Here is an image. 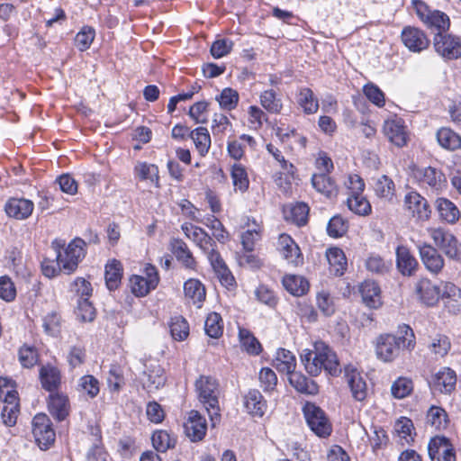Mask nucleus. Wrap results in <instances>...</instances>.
Masks as SVG:
<instances>
[{
  "mask_svg": "<svg viewBox=\"0 0 461 461\" xmlns=\"http://www.w3.org/2000/svg\"><path fill=\"white\" fill-rule=\"evenodd\" d=\"M399 335L381 334L375 339V355L383 362H393L400 356L402 348L409 351L415 347V335L407 324L398 328Z\"/></svg>",
  "mask_w": 461,
  "mask_h": 461,
  "instance_id": "obj_1",
  "label": "nucleus"
},
{
  "mask_svg": "<svg viewBox=\"0 0 461 461\" xmlns=\"http://www.w3.org/2000/svg\"><path fill=\"white\" fill-rule=\"evenodd\" d=\"M199 401L204 405L210 417L212 426L214 427L220 420L219 408V384L212 376L201 375L195 382Z\"/></svg>",
  "mask_w": 461,
  "mask_h": 461,
  "instance_id": "obj_2",
  "label": "nucleus"
},
{
  "mask_svg": "<svg viewBox=\"0 0 461 461\" xmlns=\"http://www.w3.org/2000/svg\"><path fill=\"white\" fill-rule=\"evenodd\" d=\"M412 5L419 19L431 31L437 32L436 33H444L449 29L450 20L445 13L431 10L421 0H413Z\"/></svg>",
  "mask_w": 461,
  "mask_h": 461,
  "instance_id": "obj_3",
  "label": "nucleus"
},
{
  "mask_svg": "<svg viewBox=\"0 0 461 461\" xmlns=\"http://www.w3.org/2000/svg\"><path fill=\"white\" fill-rule=\"evenodd\" d=\"M85 245L86 242L82 239H75L68 244L64 254H61L59 248L63 244H59L57 240L54 241L52 246L57 251V261L59 269L64 270L68 274L75 271L79 261L85 257Z\"/></svg>",
  "mask_w": 461,
  "mask_h": 461,
  "instance_id": "obj_4",
  "label": "nucleus"
},
{
  "mask_svg": "<svg viewBox=\"0 0 461 461\" xmlns=\"http://www.w3.org/2000/svg\"><path fill=\"white\" fill-rule=\"evenodd\" d=\"M428 231L435 245L447 258L454 260L461 259V243L451 232L443 228H430Z\"/></svg>",
  "mask_w": 461,
  "mask_h": 461,
  "instance_id": "obj_5",
  "label": "nucleus"
},
{
  "mask_svg": "<svg viewBox=\"0 0 461 461\" xmlns=\"http://www.w3.org/2000/svg\"><path fill=\"white\" fill-rule=\"evenodd\" d=\"M412 174L421 187L430 190L433 193L438 194L447 185L445 175L436 167H417L413 169Z\"/></svg>",
  "mask_w": 461,
  "mask_h": 461,
  "instance_id": "obj_6",
  "label": "nucleus"
},
{
  "mask_svg": "<svg viewBox=\"0 0 461 461\" xmlns=\"http://www.w3.org/2000/svg\"><path fill=\"white\" fill-rule=\"evenodd\" d=\"M303 414L310 429L320 438H326L331 433V424L325 412L314 403L307 402Z\"/></svg>",
  "mask_w": 461,
  "mask_h": 461,
  "instance_id": "obj_7",
  "label": "nucleus"
},
{
  "mask_svg": "<svg viewBox=\"0 0 461 461\" xmlns=\"http://www.w3.org/2000/svg\"><path fill=\"white\" fill-rule=\"evenodd\" d=\"M32 434L41 449H48L55 441V431L50 418L44 413L34 416L32 421Z\"/></svg>",
  "mask_w": 461,
  "mask_h": 461,
  "instance_id": "obj_8",
  "label": "nucleus"
},
{
  "mask_svg": "<svg viewBox=\"0 0 461 461\" xmlns=\"http://www.w3.org/2000/svg\"><path fill=\"white\" fill-rule=\"evenodd\" d=\"M433 44L435 50L444 59H456L461 57V42L451 34L436 33Z\"/></svg>",
  "mask_w": 461,
  "mask_h": 461,
  "instance_id": "obj_9",
  "label": "nucleus"
},
{
  "mask_svg": "<svg viewBox=\"0 0 461 461\" xmlns=\"http://www.w3.org/2000/svg\"><path fill=\"white\" fill-rule=\"evenodd\" d=\"M185 434L192 442H199L203 439L207 431V422L198 411L192 410L184 423Z\"/></svg>",
  "mask_w": 461,
  "mask_h": 461,
  "instance_id": "obj_10",
  "label": "nucleus"
},
{
  "mask_svg": "<svg viewBox=\"0 0 461 461\" xmlns=\"http://www.w3.org/2000/svg\"><path fill=\"white\" fill-rule=\"evenodd\" d=\"M404 208L419 221H427L430 217L431 211L428 201L415 191L405 194Z\"/></svg>",
  "mask_w": 461,
  "mask_h": 461,
  "instance_id": "obj_11",
  "label": "nucleus"
},
{
  "mask_svg": "<svg viewBox=\"0 0 461 461\" xmlns=\"http://www.w3.org/2000/svg\"><path fill=\"white\" fill-rule=\"evenodd\" d=\"M401 39L404 46L412 52H420L429 45L426 33L413 26H405L402 31Z\"/></svg>",
  "mask_w": 461,
  "mask_h": 461,
  "instance_id": "obj_12",
  "label": "nucleus"
},
{
  "mask_svg": "<svg viewBox=\"0 0 461 461\" xmlns=\"http://www.w3.org/2000/svg\"><path fill=\"white\" fill-rule=\"evenodd\" d=\"M431 461H456V456L449 440L445 437H434L428 445Z\"/></svg>",
  "mask_w": 461,
  "mask_h": 461,
  "instance_id": "obj_13",
  "label": "nucleus"
},
{
  "mask_svg": "<svg viewBox=\"0 0 461 461\" xmlns=\"http://www.w3.org/2000/svg\"><path fill=\"white\" fill-rule=\"evenodd\" d=\"M314 348H317L318 353L321 351V355H323L319 357L321 371L324 370L332 376H338L341 373V367L335 351L323 341H316Z\"/></svg>",
  "mask_w": 461,
  "mask_h": 461,
  "instance_id": "obj_14",
  "label": "nucleus"
},
{
  "mask_svg": "<svg viewBox=\"0 0 461 461\" xmlns=\"http://www.w3.org/2000/svg\"><path fill=\"white\" fill-rule=\"evenodd\" d=\"M205 255L221 285L226 287L232 286L235 283V279L219 251L216 249V247H214L212 251L205 253Z\"/></svg>",
  "mask_w": 461,
  "mask_h": 461,
  "instance_id": "obj_15",
  "label": "nucleus"
},
{
  "mask_svg": "<svg viewBox=\"0 0 461 461\" xmlns=\"http://www.w3.org/2000/svg\"><path fill=\"white\" fill-rule=\"evenodd\" d=\"M420 257L426 268L433 273H439L444 267V258L438 249L428 243L418 245Z\"/></svg>",
  "mask_w": 461,
  "mask_h": 461,
  "instance_id": "obj_16",
  "label": "nucleus"
},
{
  "mask_svg": "<svg viewBox=\"0 0 461 461\" xmlns=\"http://www.w3.org/2000/svg\"><path fill=\"white\" fill-rule=\"evenodd\" d=\"M384 133L395 146L402 148L407 144L408 134L402 119H390L384 122Z\"/></svg>",
  "mask_w": 461,
  "mask_h": 461,
  "instance_id": "obj_17",
  "label": "nucleus"
},
{
  "mask_svg": "<svg viewBox=\"0 0 461 461\" xmlns=\"http://www.w3.org/2000/svg\"><path fill=\"white\" fill-rule=\"evenodd\" d=\"M456 375L449 367H444L436 373L429 384L431 389L441 393H450L456 387Z\"/></svg>",
  "mask_w": 461,
  "mask_h": 461,
  "instance_id": "obj_18",
  "label": "nucleus"
},
{
  "mask_svg": "<svg viewBox=\"0 0 461 461\" xmlns=\"http://www.w3.org/2000/svg\"><path fill=\"white\" fill-rule=\"evenodd\" d=\"M415 293L419 300L427 306L435 305L439 298L441 290L432 283L430 280L424 278L420 279L415 285Z\"/></svg>",
  "mask_w": 461,
  "mask_h": 461,
  "instance_id": "obj_19",
  "label": "nucleus"
},
{
  "mask_svg": "<svg viewBox=\"0 0 461 461\" xmlns=\"http://www.w3.org/2000/svg\"><path fill=\"white\" fill-rule=\"evenodd\" d=\"M435 208L440 221L448 224H456L461 218L458 207L449 199L439 197L435 201Z\"/></svg>",
  "mask_w": 461,
  "mask_h": 461,
  "instance_id": "obj_20",
  "label": "nucleus"
},
{
  "mask_svg": "<svg viewBox=\"0 0 461 461\" xmlns=\"http://www.w3.org/2000/svg\"><path fill=\"white\" fill-rule=\"evenodd\" d=\"M34 204L24 198H12L5 204V212L10 217L18 220L27 219L32 212Z\"/></svg>",
  "mask_w": 461,
  "mask_h": 461,
  "instance_id": "obj_21",
  "label": "nucleus"
},
{
  "mask_svg": "<svg viewBox=\"0 0 461 461\" xmlns=\"http://www.w3.org/2000/svg\"><path fill=\"white\" fill-rule=\"evenodd\" d=\"M359 292L367 307L376 309L382 304L380 287L375 281L363 282L359 286Z\"/></svg>",
  "mask_w": 461,
  "mask_h": 461,
  "instance_id": "obj_22",
  "label": "nucleus"
},
{
  "mask_svg": "<svg viewBox=\"0 0 461 461\" xmlns=\"http://www.w3.org/2000/svg\"><path fill=\"white\" fill-rule=\"evenodd\" d=\"M244 406L250 415L256 417H262L267 411V402L257 389L249 390L245 395Z\"/></svg>",
  "mask_w": 461,
  "mask_h": 461,
  "instance_id": "obj_23",
  "label": "nucleus"
},
{
  "mask_svg": "<svg viewBox=\"0 0 461 461\" xmlns=\"http://www.w3.org/2000/svg\"><path fill=\"white\" fill-rule=\"evenodd\" d=\"M396 265L399 271L404 276H411L418 267V261L405 246L396 249Z\"/></svg>",
  "mask_w": 461,
  "mask_h": 461,
  "instance_id": "obj_24",
  "label": "nucleus"
},
{
  "mask_svg": "<svg viewBox=\"0 0 461 461\" xmlns=\"http://www.w3.org/2000/svg\"><path fill=\"white\" fill-rule=\"evenodd\" d=\"M48 406L50 414L58 420H63L68 415V398L63 393H51L49 396Z\"/></svg>",
  "mask_w": 461,
  "mask_h": 461,
  "instance_id": "obj_25",
  "label": "nucleus"
},
{
  "mask_svg": "<svg viewBox=\"0 0 461 461\" xmlns=\"http://www.w3.org/2000/svg\"><path fill=\"white\" fill-rule=\"evenodd\" d=\"M278 249L288 263L298 264L301 256L300 249L290 236L286 234L279 236Z\"/></svg>",
  "mask_w": 461,
  "mask_h": 461,
  "instance_id": "obj_26",
  "label": "nucleus"
},
{
  "mask_svg": "<svg viewBox=\"0 0 461 461\" xmlns=\"http://www.w3.org/2000/svg\"><path fill=\"white\" fill-rule=\"evenodd\" d=\"M40 379L42 387L52 393L57 390L61 383V375L59 370L50 365L43 366L40 369Z\"/></svg>",
  "mask_w": 461,
  "mask_h": 461,
  "instance_id": "obj_27",
  "label": "nucleus"
},
{
  "mask_svg": "<svg viewBox=\"0 0 461 461\" xmlns=\"http://www.w3.org/2000/svg\"><path fill=\"white\" fill-rule=\"evenodd\" d=\"M323 357L318 353L317 348L303 349L301 354V361L304 366L306 372L312 376H317L321 372V365L320 364L319 357Z\"/></svg>",
  "mask_w": 461,
  "mask_h": 461,
  "instance_id": "obj_28",
  "label": "nucleus"
},
{
  "mask_svg": "<svg viewBox=\"0 0 461 461\" xmlns=\"http://www.w3.org/2000/svg\"><path fill=\"white\" fill-rule=\"evenodd\" d=\"M285 219L297 226L306 224L309 215V206L304 203H296L284 208Z\"/></svg>",
  "mask_w": 461,
  "mask_h": 461,
  "instance_id": "obj_29",
  "label": "nucleus"
},
{
  "mask_svg": "<svg viewBox=\"0 0 461 461\" xmlns=\"http://www.w3.org/2000/svg\"><path fill=\"white\" fill-rule=\"evenodd\" d=\"M312 185L317 192L324 194L328 198L336 197L338 187L335 182L326 174H314L312 176Z\"/></svg>",
  "mask_w": 461,
  "mask_h": 461,
  "instance_id": "obj_30",
  "label": "nucleus"
},
{
  "mask_svg": "<svg viewBox=\"0 0 461 461\" xmlns=\"http://www.w3.org/2000/svg\"><path fill=\"white\" fill-rule=\"evenodd\" d=\"M171 251L186 268H194L195 260L187 245L182 240L176 239L171 241Z\"/></svg>",
  "mask_w": 461,
  "mask_h": 461,
  "instance_id": "obj_31",
  "label": "nucleus"
},
{
  "mask_svg": "<svg viewBox=\"0 0 461 461\" xmlns=\"http://www.w3.org/2000/svg\"><path fill=\"white\" fill-rule=\"evenodd\" d=\"M274 366L282 373L292 374L296 366L295 357L285 348H279L273 361Z\"/></svg>",
  "mask_w": 461,
  "mask_h": 461,
  "instance_id": "obj_32",
  "label": "nucleus"
},
{
  "mask_svg": "<svg viewBox=\"0 0 461 461\" xmlns=\"http://www.w3.org/2000/svg\"><path fill=\"white\" fill-rule=\"evenodd\" d=\"M289 382L299 393L306 394H316L319 391L317 384L300 373L290 374Z\"/></svg>",
  "mask_w": 461,
  "mask_h": 461,
  "instance_id": "obj_33",
  "label": "nucleus"
},
{
  "mask_svg": "<svg viewBox=\"0 0 461 461\" xmlns=\"http://www.w3.org/2000/svg\"><path fill=\"white\" fill-rule=\"evenodd\" d=\"M348 384L352 396L357 401H363L366 397V384L362 375L356 370L347 373Z\"/></svg>",
  "mask_w": 461,
  "mask_h": 461,
  "instance_id": "obj_34",
  "label": "nucleus"
},
{
  "mask_svg": "<svg viewBox=\"0 0 461 461\" xmlns=\"http://www.w3.org/2000/svg\"><path fill=\"white\" fill-rule=\"evenodd\" d=\"M436 137L438 144L446 149L456 150L461 148V137L450 128L439 129Z\"/></svg>",
  "mask_w": 461,
  "mask_h": 461,
  "instance_id": "obj_35",
  "label": "nucleus"
},
{
  "mask_svg": "<svg viewBox=\"0 0 461 461\" xmlns=\"http://www.w3.org/2000/svg\"><path fill=\"white\" fill-rule=\"evenodd\" d=\"M327 259L330 267V270L336 276H342L347 267V259L342 249L339 248H331L327 251Z\"/></svg>",
  "mask_w": 461,
  "mask_h": 461,
  "instance_id": "obj_36",
  "label": "nucleus"
},
{
  "mask_svg": "<svg viewBox=\"0 0 461 461\" xmlns=\"http://www.w3.org/2000/svg\"><path fill=\"white\" fill-rule=\"evenodd\" d=\"M134 172L140 180H149L157 187L159 186L158 167L156 165L139 162L134 167Z\"/></svg>",
  "mask_w": 461,
  "mask_h": 461,
  "instance_id": "obj_37",
  "label": "nucleus"
},
{
  "mask_svg": "<svg viewBox=\"0 0 461 461\" xmlns=\"http://www.w3.org/2000/svg\"><path fill=\"white\" fill-rule=\"evenodd\" d=\"M105 283L109 290H115L122 278V264L117 260H113L105 266Z\"/></svg>",
  "mask_w": 461,
  "mask_h": 461,
  "instance_id": "obj_38",
  "label": "nucleus"
},
{
  "mask_svg": "<svg viewBox=\"0 0 461 461\" xmlns=\"http://www.w3.org/2000/svg\"><path fill=\"white\" fill-rule=\"evenodd\" d=\"M285 288L293 295L301 296L308 291V282L299 276H286L283 279Z\"/></svg>",
  "mask_w": 461,
  "mask_h": 461,
  "instance_id": "obj_39",
  "label": "nucleus"
},
{
  "mask_svg": "<svg viewBox=\"0 0 461 461\" xmlns=\"http://www.w3.org/2000/svg\"><path fill=\"white\" fill-rule=\"evenodd\" d=\"M190 137L200 153L204 156L208 153L211 146V138L208 130L204 127H198L190 132Z\"/></svg>",
  "mask_w": 461,
  "mask_h": 461,
  "instance_id": "obj_40",
  "label": "nucleus"
},
{
  "mask_svg": "<svg viewBox=\"0 0 461 461\" xmlns=\"http://www.w3.org/2000/svg\"><path fill=\"white\" fill-rule=\"evenodd\" d=\"M185 297L191 299L194 303H201L205 299V288L197 279H189L184 284Z\"/></svg>",
  "mask_w": 461,
  "mask_h": 461,
  "instance_id": "obj_41",
  "label": "nucleus"
},
{
  "mask_svg": "<svg viewBox=\"0 0 461 461\" xmlns=\"http://www.w3.org/2000/svg\"><path fill=\"white\" fill-rule=\"evenodd\" d=\"M427 423L435 429H446L448 424V418L446 411L438 406H431L427 413Z\"/></svg>",
  "mask_w": 461,
  "mask_h": 461,
  "instance_id": "obj_42",
  "label": "nucleus"
},
{
  "mask_svg": "<svg viewBox=\"0 0 461 461\" xmlns=\"http://www.w3.org/2000/svg\"><path fill=\"white\" fill-rule=\"evenodd\" d=\"M374 190L377 196L391 200L394 195V183L385 175H382L375 180Z\"/></svg>",
  "mask_w": 461,
  "mask_h": 461,
  "instance_id": "obj_43",
  "label": "nucleus"
},
{
  "mask_svg": "<svg viewBox=\"0 0 461 461\" xmlns=\"http://www.w3.org/2000/svg\"><path fill=\"white\" fill-rule=\"evenodd\" d=\"M198 222H201L210 228L212 230V235L215 239L221 243L228 240L229 235L224 226L219 219L213 215H207L203 219H200Z\"/></svg>",
  "mask_w": 461,
  "mask_h": 461,
  "instance_id": "obj_44",
  "label": "nucleus"
},
{
  "mask_svg": "<svg viewBox=\"0 0 461 461\" xmlns=\"http://www.w3.org/2000/svg\"><path fill=\"white\" fill-rule=\"evenodd\" d=\"M230 176L235 191L244 193L248 190L249 180L247 171L241 164H234L232 166Z\"/></svg>",
  "mask_w": 461,
  "mask_h": 461,
  "instance_id": "obj_45",
  "label": "nucleus"
},
{
  "mask_svg": "<svg viewBox=\"0 0 461 461\" xmlns=\"http://www.w3.org/2000/svg\"><path fill=\"white\" fill-rule=\"evenodd\" d=\"M239 338L241 347L249 354L258 355L260 353L261 345L249 330L240 328Z\"/></svg>",
  "mask_w": 461,
  "mask_h": 461,
  "instance_id": "obj_46",
  "label": "nucleus"
},
{
  "mask_svg": "<svg viewBox=\"0 0 461 461\" xmlns=\"http://www.w3.org/2000/svg\"><path fill=\"white\" fill-rule=\"evenodd\" d=\"M152 445L157 451L166 452L176 445V438L167 430L155 431L151 437Z\"/></svg>",
  "mask_w": 461,
  "mask_h": 461,
  "instance_id": "obj_47",
  "label": "nucleus"
},
{
  "mask_svg": "<svg viewBox=\"0 0 461 461\" xmlns=\"http://www.w3.org/2000/svg\"><path fill=\"white\" fill-rule=\"evenodd\" d=\"M298 104L308 114L315 113L319 108L318 100L314 97L313 92L310 88L300 90Z\"/></svg>",
  "mask_w": 461,
  "mask_h": 461,
  "instance_id": "obj_48",
  "label": "nucleus"
},
{
  "mask_svg": "<svg viewBox=\"0 0 461 461\" xmlns=\"http://www.w3.org/2000/svg\"><path fill=\"white\" fill-rule=\"evenodd\" d=\"M145 374L148 377L146 384L149 389H158L166 383L164 370L158 364L150 365Z\"/></svg>",
  "mask_w": 461,
  "mask_h": 461,
  "instance_id": "obj_49",
  "label": "nucleus"
},
{
  "mask_svg": "<svg viewBox=\"0 0 461 461\" xmlns=\"http://www.w3.org/2000/svg\"><path fill=\"white\" fill-rule=\"evenodd\" d=\"M205 333L211 337L217 339L221 336L223 331V324L221 317L217 312H211L208 314L204 322Z\"/></svg>",
  "mask_w": 461,
  "mask_h": 461,
  "instance_id": "obj_50",
  "label": "nucleus"
},
{
  "mask_svg": "<svg viewBox=\"0 0 461 461\" xmlns=\"http://www.w3.org/2000/svg\"><path fill=\"white\" fill-rule=\"evenodd\" d=\"M170 333L174 339L182 341L189 335L188 322L182 316H176L171 319Z\"/></svg>",
  "mask_w": 461,
  "mask_h": 461,
  "instance_id": "obj_51",
  "label": "nucleus"
},
{
  "mask_svg": "<svg viewBox=\"0 0 461 461\" xmlns=\"http://www.w3.org/2000/svg\"><path fill=\"white\" fill-rule=\"evenodd\" d=\"M348 209L358 215H368L371 212L369 202L361 194L349 195L347 200Z\"/></svg>",
  "mask_w": 461,
  "mask_h": 461,
  "instance_id": "obj_52",
  "label": "nucleus"
},
{
  "mask_svg": "<svg viewBox=\"0 0 461 461\" xmlns=\"http://www.w3.org/2000/svg\"><path fill=\"white\" fill-rule=\"evenodd\" d=\"M260 103L262 106L272 113H278L282 107V102L276 97L274 90H266L260 95Z\"/></svg>",
  "mask_w": 461,
  "mask_h": 461,
  "instance_id": "obj_53",
  "label": "nucleus"
},
{
  "mask_svg": "<svg viewBox=\"0 0 461 461\" xmlns=\"http://www.w3.org/2000/svg\"><path fill=\"white\" fill-rule=\"evenodd\" d=\"M450 341L448 338L442 334H438L431 339L429 348L436 356L444 357L450 349Z\"/></svg>",
  "mask_w": 461,
  "mask_h": 461,
  "instance_id": "obj_54",
  "label": "nucleus"
},
{
  "mask_svg": "<svg viewBox=\"0 0 461 461\" xmlns=\"http://www.w3.org/2000/svg\"><path fill=\"white\" fill-rule=\"evenodd\" d=\"M412 390V381L406 377H399L391 387L392 394L397 399H402L408 396Z\"/></svg>",
  "mask_w": 461,
  "mask_h": 461,
  "instance_id": "obj_55",
  "label": "nucleus"
},
{
  "mask_svg": "<svg viewBox=\"0 0 461 461\" xmlns=\"http://www.w3.org/2000/svg\"><path fill=\"white\" fill-rule=\"evenodd\" d=\"M78 387L90 398H95L100 392L99 381L91 375H83L79 379Z\"/></svg>",
  "mask_w": 461,
  "mask_h": 461,
  "instance_id": "obj_56",
  "label": "nucleus"
},
{
  "mask_svg": "<svg viewBox=\"0 0 461 461\" xmlns=\"http://www.w3.org/2000/svg\"><path fill=\"white\" fill-rule=\"evenodd\" d=\"M221 108L226 110L234 109L239 102V94L231 88H224L221 95L216 98Z\"/></svg>",
  "mask_w": 461,
  "mask_h": 461,
  "instance_id": "obj_57",
  "label": "nucleus"
},
{
  "mask_svg": "<svg viewBox=\"0 0 461 461\" xmlns=\"http://www.w3.org/2000/svg\"><path fill=\"white\" fill-rule=\"evenodd\" d=\"M348 230V222L340 216H333L327 226V232L332 238L342 237Z\"/></svg>",
  "mask_w": 461,
  "mask_h": 461,
  "instance_id": "obj_58",
  "label": "nucleus"
},
{
  "mask_svg": "<svg viewBox=\"0 0 461 461\" xmlns=\"http://www.w3.org/2000/svg\"><path fill=\"white\" fill-rule=\"evenodd\" d=\"M260 386L265 392H272L277 384V376L276 373L269 367H263L258 375Z\"/></svg>",
  "mask_w": 461,
  "mask_h": 461,
  "instance_id": "obj_59",
  "label": "nucleus"
},
{
  "mask_svg": "<svg viewBox=\"0 0 461 461\" xmlns=\"http://www.w3.org/2000/svg\"><path fill=\"white\" fill-rule=\"evenodd\" d=\"M195 234L196 235L193 234L192 240L204 254L208 251H212V249L216 247L215 241L203 229L200 228Z\"/></svg>",
  "mask_w": 461,
  "mask_h": 461,
  "instance_id": "obj_60",
  "label": "nucleus"
},
{
  "mask_svg": "<svg viewBox=\"0 0 461 461\" xmlns=\"http://www.w3.org/2000/svg\"><path fill=\"white\" fill-rule=\"evenodd\" d=\"M366 267L370 272L383 275L389 271L391 263L384 261L378 255H371L366 260Z\"/></svg>",
  "mask_w": 461,
  "mask_h": 461,
  "instance_id": "obj_61",
  "label": "nucleus"
},
{
  "mask_svg": "<svg viewBox=\"0 0 461 461\" xmlns=\"http://www.w3.org/2000/svg\"><path fill=\"white\" fill-rule=\"evenodd\" d=\"M95 39V30L84 27L75 37V44L81 51L87 50Z\"/></svg>",
  "mask_w": 461,
  "mask_h": 461,
  "instance_id": "obj_62",
  "label": "nucleus"
},
{
  "mask_svg": "<svg viewBox=\"0 0 461 461\" xmlns=\"http://www.w3.org/2000/svg\"><path fill=\"white\" fill-rule=\"evenodd\" d=\"M86 356L85 347L81 344H77L70 347L67 360L72 368H76L85 362Z\"/></svg>",
  "mask_w": 461,
  "mask_h": 461,
  "instance_id": "obj_63",
  "label": "nucleus"
},
{
  "mask_svg": "<svg viewBox=\"0 0 461 461\" xmlns=\"http://www.w3.org/2000/svg\"><path fill=\"white\" fill-rule=\"evenodd\" d=\"M130 285L131 292L138 297L145 296L151 289H155V287L149 285V281H147L145 277L140 276H131Z\"/></svg>",
  "mask_w": 461,
  "mask_h": 461,
  "instance_id": "obj_64",
  "label": "nucleus"
}]
</instances>
